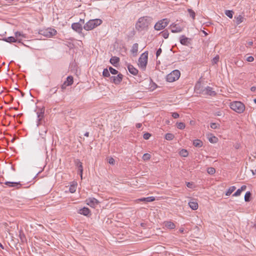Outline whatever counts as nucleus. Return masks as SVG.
<instances>
[{"mask_svg":"<svg viewBox=\"0 0 256 256\" xmlns=\"http://www.w3.org/2000/svg\"><path fill=\"white\" fill-rule=\"evenodd\" d=\"M44 112L45 108L44 106L40 108H38L36 114L38 118V126L39 127V137L38 140L40 148L44 150L47 158L48 157V152L46 147V139L48 124L45 120L44 116Z\"/></svg>","mask_w":256,"mask_h":256,"instance_id":"1","label":"nucleus"},{"mask_svg":"<svg viewBox=\"0 0 256 256\" xmlns=\"http://www.w3.org/2000/svg\"><path fill=\"white\" fill-rule=\"evenodd\" d=\"M152 18L150 16H143L138 18L136 24V28L138 31H142L147 28L152 22Z\"/></svg>","mask_w":256,"mask_h":256,"instance_id":"2","label":"nucleus"},{"mask_svg":"<svg viewBox=\"0 0 256 256\" xmlns=\"http://www.w3.org/2000/svg\"><path fill=\"white\" fill-rule=\"evenodd\" d=\"M100 19H94L88 20L84 26V28L86 30H93L96 26H100L102 23Z\"/></svg>","mask_w":256,"mask_h":256,"instance_id":"3","label":"nucleus"},{"mask_svg":"<svg viewBox=\"0 0 256 256\" xmlns=\"http://www.w3.org/2000/svg\"><path fill=\"white\" fill-rule=\"evenodd\" d=\"M230 108L238 113H242L245 110V106L240 102H233L230 103Z\"/></svg>","mask_w":256,"mask_h":256,"instance_id":"4","label":"nucleus"},{"mask_svg":"<svg viewBox=\"0 0 256 256\" xmlns=\"http://www.w3.org/2000/svg\"><path fill=\"white\" fill-rule=\"evenodd\" d=\"M180 75V72L178 70H174L167 75L166 80L170 82H174L179 78Z\"/></svg>","mask_w":256,"mask_h":256,"instance_id":"5","label":"nucleus"},{"mask_svg":"<svg viewBox=\"0 0 256 256\" xmlns=\"http://www.w3.org/2000/svg\"><path fill=\"white\" fill-rule=\"evenodd\" d=\"M148 52H146L142 54L138 58V66L144 69L146 68L148 63Z\"/></svg>","mask_w":256,"mask_h":256,"instance_id":"6","label":"nucleus"},{"mask_svg":"<svg viewBox=\"0 0 256 256\" xmlns=\"http://www.w3.org/2000/svg\"><path fill=\"white\" fill-rule=\"evenodd\" d=\"M170 22L168 18H164L158 21L154 25V28L156 30H160L165 28Z\"/></svg>","mask_w":256,"mask_h":256,"instance_id":"7","label":"nucleus"},{"mask_svg":"<svg viewBox=\"0 0 256 256\" xmlns=\"http://www.w3.org/2000/svg\"><path fill=\"white\" fill-rule=\"evenodd\" d=\"M71 27L74 30L79 34L82 36L84 37V34L82 32V26L80 23L74 22L72 24Z\"/></svg>","mask_w":256,"mask_h":256,"instance_id":"8","label":"nucleus"},{"mask_svg":"<svg viewBox=\"0 0 256 256\" xmlns=\"http://www.w3.org/2000/svg\"><path fill=\"white\" fill-rule=\"evenodd\" d=\"M116 76H111L110 78V81L115 84H118L122 81L123 78V75L120 73H118Z\"/></svg>","mask_w":256,"mask_h":256,"instance_id":"9","label":"nucleus"},{"mask_svg":"<svg viewBox=\"0 0 256 256\" xmlns=\"http://www.w3.org/2000/svg\"><path fill=\"white\" fill-rule=\"evenodd\" d=\"M192 38H188L184 35H182L180 38V43L184 46H188L192 44Z\"/></svg>","mask_w":256,"mask_h":256,"instance_id":"10","label":"nucleus"},{"mask_svg":"<svg viewBox=\"0 0 256 256\" xmlns=\"http://www.w3.org/2000/svg\"><path fill=\"white\" fill-rule=\"evenodd\" d=\"M202 93L204 94H207L210 96H215L216 94V92L213 90L212 88L210 86L205 88L202 90Z\"/></svg>","mask_w":256,"mask_h":256,"instance_id":"11","label":"nucleus"},{"mask_svg":"<svg viewBox=\"0 0 256 256\" xmlns=\"http://www.w3.org/2000/svg\"><path fill=\"white\" fill-rule=\"evenodd\" d=\"M170 27L172 28L171 32L172 33L180 32L182 30V28L180 26L174 23L170 24Z\"/></svg>","mask_w":256,"mask_h":256,"instance_id":"12","label":"nucleus"},{"mask_svg":"<svg viewBox=\"0 0 256 256\" xmlns=\"http://www.w3.org/2000/svg\"><path fill=\"white\" fill-rule=\"evenodd\" d=\"M87 204L91 207L94 208L96 204H98L99 202L95 198H90L86 200Z\"/></svg>","mask_w":256,"mask_h":256,"instance_id":"13","label":"nucleus"},{"mask_svg":"<svg viewBox=\"0 0 256 256\" xmlns=\"http://www.w3.org/2000/svg\"><path fill=\"white\" fill-rule=\"evenodd\" d=\"M78 213L85 216H88L90 214V210L88 208L84 207L78 210Z\"/></svg>","mask_w":256,"mask_h":256,"instance_id":"14","label":"nucleus"},{"mask_svg":"<svg viewBox=\"0 0 256 256\" xmlns=\"http://www.w3.org/2000/svg\"><path fill=\"white\" fill-rule=\"evenodd\" d=\"M120 58L117 56H112L111 58L110 59V63L112 64L114 66H117L119 62H120Z\"/></svg>","mask_w":256,"mask_h":256,"instance_id":"15","label":"nucleus"},{"mask_svg":"<svg viewBox=\"0 0 256 256\" xmlns=\"http://www.w3.org/2000/svg\"><path fill=\"white\" fill-rule=\"evenodd\" d=\"M128 69L129 72L133 75L136 76L138 73V70L132 64H130L128 66Z\"/></svg>","mask_w":256,"mask_h":256,"instance_id":"16","label":"nucleus"},{"mask_svg":"<svg viewBox=\"0 0 256 256\" xmlns=\"http://www.w3.org/2000/svg\"><path fill=\"white\" fill-rule=\"evenodd\" d=\"M155 200V198L154 196H150L147 198H143L137 199L136 200L138 202H151Z\"/></svg>","mask_w":256,"mask_h":256,"instance_id":"17","label":"nucleus"},{"mask_svg":"<svg viewBox=\"0 0 256 256\" xmlns=\"http://www.w3.org/2000/svg\"><path fill=\"white\" fill-rule=\"evenodd\" d=\"M4 184L10 187H16L17 188H19L21 186V184L20 182H6Z\"/></svg>","mask_w":256,"mask_h":256,"instance_id":"18","label":"nucleus"},{"mask_svg":"<svg viewBox=\"0 0 256 256\" xmlns=\"http://www.w3.org/2000/svg\"><path fill=\"white\" fill-rule=\"evenodd\" d=\"M74 162L76 166L78 167V171L80 172H83V166L82 162H80V160L78 159L75 160Z\"/></svg>","mask_w":256,"mask_h":256,"instance_id":"19","label":"nucleus"},{"mask_svg":"<svg viewBox=\"0 0 256 256\" xmlns=\"http://www.w3.org/2000/svg\"><path fill=\"white\" fill-rule=\"evenodd\" d=\"M188 206L193 210H196L198 208V205L196 201H190L188 202Z\"/></svg>","mask_w":256,"mask_h":256,"instance_id":"20","label":"nucleus"},{"mask_svg":"<svg viewBox=\"0 0 256 256\" xmlns=\"http://www.w3.org/2000/svg\"><path fill=\"white\" fill-rule=\"evenodd\" d=\"M73 77L72 76H68L66 78V80L64 83V85L69 86L72 85L73 84Z\"/></svg>","mask_w":256,"mask_h":256,"instance_id":"21","label":"nucleus"},{"mask_svg":"<svg viewBox=\"0 0 256 256\" xmlns=\"http://www.w3.org/2000/svg\"><path fill=\"white\" fill-rule=\"evenodd\" d=\"M202 142L198 139L195 140L193 141V145L198 148H200L202 146Z\"/></svg>","mask_w":256,"mask_h":256,"instance_id":"22","label":"nucleus"},{"mask_svg":"<svg viewBox=\"0 0 256 256\" xmlns=\"http://www.w3.org/2000/svg\"><path fill=\"white\" fill-rule=\"evenodd\" d=\"M234 18L236 19L235 22L236 25L240 24L244 21V18L241 15H239L238 16H235Z\"/></svg>","mask_w":256,"mask_h":256,"instance_id":"23","label":"nucleus"},{"mask_svg":"<svg viewBox=\"0 0 256 256\" xmlns=\"http://www.w3.org/2000/svg\"><path fill=\"white\" fill-rule=\"evenodd\" d=\"M138 44L137 43H135L133 45H132V50H131V52L133 54H135L136 55V54L138 52Z\"/></svg>","mask_w":256,"mask_h":256,"instance_id":"24","label":"nucleus"},{"mask_svg":"<svg viewBox=\"0 0 256 256\" xmlns=\"http://www.w3.org/2000/svg\"><path fill=\"white\" fill-rule=\"evenodd\" d=\"M76 186H77V183L73 182L72 184H70V186L69 191L71 193H74L76 190Z\"/></svg>","mask_w":256,"mask_h":256,"instance_id":"25","label":"nucleus"},{"mask_svg":"<svg viewBox=\"0 0 256 256\" xmlns=\"http://www.w3.org/2000/svg\"><path fill=\"white\" fill-rule=\"evenodd\" d=\"M165 226L170 229H174L176 227L174 224L171 222H166Z\"/></svg>","mask_w":256,"mask_h":256,"instance_id":"26","label":"nucleus"},{"mask_svg":"<svg viewBox=\"0 0 256 256\" xmlns=\"http://www.w3.org/2000/svg\"><path fill=\"white\" fill-rule=\"evenodd\" d=\"M236 188L234 186H230L226 191V195L227 196H230L232 193L236 190Z\"/></svg>","mask_w":256,"mask_h":256,"instance_id":"27","label":"nucleus"},{"mask_svg":"<svg viewBox=\"0 0 256 256\" xmlns=\"http://www.w3.org/2000/svg\"><path fill=\"white\" fill-rule=\"evenodd\" d=\"M110 73V71L108 68H104L102 72V75L104 77H107L110 78V77H111V76Z\"/></svg>","mask_w":256,"mask_h":256,"instance_id":"28","label":"nucleus"},{"mask_svg":"<svg viewBox=\"0 0 256 256\" xmlns=\"http://www.w3.org/2000/svg\"><path fill=\"white\" fill-rule=\"evenodd\" d=\"M160 34H161L162 37L164 38H167L169 36V32L168 30H165L162 32H160Z\"/></svg>","mask_w":256,"mask_h":256,"instance_id":"29","label":"nucleus"},{"mask_svg":"<svg viewBox=\"0 0 256 256\" xmlns=\"http://www.w3.org/2000/svg\"><path fill=\"white\" fill-rule=\"evenodd\" d=\"M39 34L46 38L48 36V30H40Z\"/></svg>","mask_w":256,"mask_h":256,"instance_id":"30","label":"nucleus"},{"mask_svg":"<svg viewBox=\"0 0 256 256\" xmlns=\"http://www.w3.org/2000/svg\"><path fill=\"white\" fill-rule=\"evenodd\" d=\"M174 136L172 134H171V133H167L165 135V138L168 140H172L174 139Z\"/></svg>","mask_w":256,"mask_h":256,"instance_id":"31","label":"nucleus"},{"mask_svg":"<svg viewBox=\"0 0 256 256\" xmlns=\"http://www.w3.org/2000/svg\"><path fill=\"white\" fill-rule=\"evenodd\" d=\"M4 40L8 42H16L17 40L14 36H9L4 39Z\"/></svg>","mask_w":256,"mask_h":256,"instance_id":"32","label":"nucleus"},{"mask_svg":"<svg viewBox=\"0 0 256 256\" xmlns=\"http://www.w3.org/2000/svg\"><path fill=\"white\" fill-rule=\"evenodd\" d=\"M188 12L190 14V16L193 19H195L196 13L191 8H188Z\"/></svg>","mask_w":256,"mask_h":256,"instance_id":"33","label":"nucleus"},{"mask_svg":"<svg viewBox=\"0 0 256 256\" xmlns=\"http://www.w3.org/2000/svg\"><path fill=\"white\" fill-rule=\"evenodd\" d=\"M251 193L250 192H247L244 196V200L246 202H248L250 201V198L251 197Z\"/></svg>","mask_w":256,"mask_h":256,"instance_id":"34","label":"nucleus"},{"mask_svg":"<svg viewBox=\"0 0 256 256\" xmlns=\"http://www.w3.org/2000/svg\"><path fill=\"white\" fill-rule=\"evenodd\" d=\"M56 30L54 28H49V38L55 36L56 34Z\"/></svg>","mask_w":256,"mask_h":256,"instance_id":"35","label":"nucleus"},{"mask_svg":"<svg viewBox=\"0 0 256 256\" xmlns=\"http://www.w3.org/2000/svg\"><path fill=\"white\" fill-rule=\"evenodd\" d=\"M176 125L177 128H178V129H180V130H183L186 127L185 124L184 122H177Z\"/></svg>","mask_w":256,"mask_h":256,"instance_id":"36","label":"nucleus"},{"mask_svg":"<svg viewBox=\"0 0 256 256\" xmlns=\"http://www.w3.org/2000/svg\"><path fill=\"white\" fill-rule=\"evenodd\" d=\"M234 12L232 10H226L225 11V14L230 18H232Z\"/></svg>","mask_w":256,"mask_h":256,"instance_id":"37","label":"nucleus"},{"mask_svg":"<svg viewBox=\"0 0 256 256\" xmlns=\"http://www.w3.org/2000/svg\"><path fill=\"white\" fill-rule=\"evenodd\" d=\"M180 154L182 156L186 157L188 156V153L186 150L182 149L180 151Z\"/></svg>","mask_w":256,"mask_h":256,"instance_id":"38","label":"nucleus"},{"mask_svg":"<svg viewBox=\"0 0 256 256\" xmlns=\"http://www.w3.org/2000/svg\"><path fill=\"white\" fill-rule=\"evenodd\" d=\"M108 70L110 71V72L112 74H117L118 73V72L112 66L108 67Z\"/></svg>","mask_w":256,"mask_h":256,"instance_id":"39","label":"nucleus"},{"mask_svg":"<svg viewBox=\"0 0 256 256\" xmlns=\"http://www.w3.org/2000/svg\"><path fill=\"white\" fill-rule=\"evenodd\" d=\"M207 172L208 174H213L216 172V170L212 167L208 168L207 169Z\"/></svg>","mask_w":256,"mask_h":256,"instance_id":"40","label":"nucleus"},{"mask_svg":"<svg viewBox=\"0 0 256 256\" xmlns=\"http://www.w3.org/2000/svg\"><path fill=\"white\" fill-rule=\"evenodd\" d=\"M150 158H151L150 154L148 153L144 154L142 156V159L144 161L148 160H150Z\"/></svg>","mask_w":256,"mask_h":256,"instance_id":"41","label":"nucleus"},{"mask_svg":"<svg viewBox=\"0 0 256 256\" xmlns=\"http://www.w3.org/2000/svg\"><path fill=\"white\" fill-rule=\"evenodd\" d=\"M208 140L211 143H216L218 141V138L214 136L208 138Z\"/></svg>","mask_w":256,"mask_h":256,"instance_id":"42","label":"nucleus"},{"mask_svg":"<svg viewBox=\"0 0 256 256\" xmlns=\"http://www.w3.org/2000/svg\"><path fill=\"white\" fill-rule=\"evenodd\" d=\"M220 126V124L212 122L210 124V128L212 129H216Z\"/></svg>","mask_w":256,"mask_h":256,"instance_id":"43","label":"nucleus"},{"mask_svg":"<svg viewBox=\"0 0 256 256\" xmlns=\"http://www.w3.org/2000/svg\"><path fill=\"white\" fill-rule=\"evenodd\" d=\"M219 56H215L212 60V62L213 64H216L218 63V62L219 60Z\"/></svg>","mask_w":256,"mask_h":256,"instance_id":"44","label":"nucleus"},{"mask_svg":"<svg viewBox=\"0 0 256 256\" xmlns=\"http://www.w3.org/2000/svg\"><path fill=\"white\" fill-rule=\"evenodd\" d=\"M151 136V134L148 132H146L144 134L143 136V138L145 140H148L149 139L150 137Z\"/></svg>","mask_w":256,"mask_h":256,"instance_id":"45","label":"nucleus"},{"mask_svg":"<svg viewBox=\"0 0 256 256\" xmlns=\"http://www.w3.org/2000/svg\"><path fill=\"white\" fill-rule=\"evenodd\" d=\"M242 193V192L240 191V189H238L234 194H233V196H240Z\"/></svg>","mask_w":256,"mask_h":256,"instance_id":"46","label":"nucleus"},{"mask_svg":"<svg viewBox=\"0 0 256 256\" xmlns=\"http://www.w3.org/2000/svg\"><path fill=\"white\" fill-rule=\"evenodd\" d=\"M14 34H15L16 37V38H18V36H20L24 37V34L20 32H15Z\"/></svg>","mask_w":256,"mask_h":256,"instance_id":"47","label":"nucleus"},{"mask_svg":"<svg viewBox=\"0 0 256 256\" xmlns=\"http://www.w3.org/2000/svg\"><path fill=\"white\" fill-rule=\"evenodd\" d=\"M108 163L110 164L114 165L115 164V160L112 158H110L108 160Z\"/></svg>","mask_w":256,"mask_h":256,"instance_id":"48","label":"nucleus"},{"mask_svg":"<svg viewBox=\"0 0 256 256\" xmlns=\"http://www.w3.org/2000/svg\"><path fill=\"white\" fill-rule=\"evenodd\" d=\"M246 60L248 62H252L254 60V58L252 56H249L246 58Z\"/></svg>","mask_w":256,"mask_h":256,"instance_id":"49","label":"nucleus"},{"mask_svg":"<svg viewBox=\"0 0 256 256\" xmlns=\"http://www.w3.org/2000/svg\"><path fill=\"white\" fill-rule=\"evenodd\" d=\"M179 114L176 112H173L172 114V116L174 118H177L179 117Z\"/></svg>","mask_w":256,"mask_h":256,"instance_id":"50","label":"nucleus"},{"mask_svg":"<svg viewBox=\"0 0 256 256\" xmlns=\"http://www.w3.org/2000/svg\"><path fill=\"white\" fill-rule=\"evenodd\" d=\"M162 52V50L160 48H158L156 52V57H158Z\"/></svg>","mask_w":256,"mask_h":256,"instance_id":"51","label":"nucleus"},{"mask_svg":"<svg viewBox=\"0 0 256 256\" xmlns=\"http://www.w3.org/2000/svg\"><path fill=\"white\" fill-rule=\"evenodd\" d=\"M246 188V186L243 185L241 186L240 188H239L240 191L242 192V191L244 190Z\"/></svg>","mask_w":256,"mask_h":256,"instance_id":"52","label":"nucleus"},{"mask_svg":"<svg viewBox=\"0 0 256 256\" xmlns=\"http://www.w3.org/2000/svg\"><path fill=\"white\" fill-rule=\"evenodd\" d=\"M215 115L217 116H221L222 115V113L221 112H218L215 113Z\"/></svg>","mask_w":256,"mask_h":256,"instance_id":"53","label":"nucleus"},{"mask_svg":"<svg viewBox=\"0 0 256 256\" xmlns=\"http://www.w3.org/2000/svg\"><path fill=\"white\" fill-rule=\"evenodd\" d=\"M192 183H190V182H187L186 184V186L188 187V188H191L192 187Z\"/></svg>","mask_w":256,"mask_h":256,"instance_id":"54","label":"nucleus"},{"mask_svg":"<svg viewBox=\"0 0 256 256\" xmlns=\"http://www.w3.org/2000/svg\"><path fill=\"white\" fill-rule=\"evenodd\" d=\"M78 22L80 23L81 25L82 26V24H84V20L80 18Z\"/></svg>","mask_w":256,"mask_h":256,"instance_id":"55","label":"nucleus"},{"mask_svg":"<svg viewBox=\"0 0 256 256\" xmlns=\"http://www.w3.org/2000/svg\"><path fill=\"white\" fill-rule=\"evenodd\" d=\"M142 126V124H140V123H138L136 124V128H141Z\"/></svg>","mask_w":256,"mask_h":256,"instance_id":"56","label":"nucleus"},{"mask_svg":"<svg viewBox=\"0 0 256 256\" xmlns=\"http://www.w3.org/2000/svg\"><path fill=\"white\" fill-rule=\"evenodd\" d=\"M250 90L252 91V92H255L256 90V87L255 86H252L250 88Z\"/></svg>","mask_w":256,"mask_h":256,"instance_id":"57","label":"nucleus"},{"mask_svg":"<svg viewBox=\"0 0 256 256\" xmlns=\"http://www.w3.org/2000/svg\"><path fill=\"white\" fill-rule=\"evenodd\" d=\"M248 44L249 45V46H252V44H253V42H248Z\"/></svg>","mask_w":256,"mask_h":256,"instance_id":"58","label":"nucleus"},{"mask_svg":"<svg viewBox=\"0 0 256 256\" xmlns=\"http://www.w3.org/2000/svg\"><path fill=\"white\" fill-rule=\"evenodd\" d=\"M84 136H86V137H88L89 136V132H86L84 134Z\"/></svg>","mask_w":256,"mask_h":256,"instance_id":"59","label":"nucleus"},{"mask_svg":"<svg viewBox=\"0 0 256 256\" xmlns=\"http://www.w3.org/2000/svg\"><path fill=\"white\" fill-rule=\"evenodd\" d=\"M180 231L181 233H183L184 232V228H180Z\"/></svg>","mask_w":256,"mask_h":256,"instance_id":"60","label":"nucleus"},{"mask_svg":"<svg viewBox=\"0 0 256 256\" xmlns=\"http://www.w3.org/2000/svg\"><path fill=\"white\" fill-rule=\"evenodd\" d=\"M0 247L2 248V249H4V246H3V245L0 242Z\"/></svg>","mask_w":256,"mask_h":256,"instance_id":"61","label":"nucleus"},{"mask_svg":"<svg viewBox=\"0 0 256 256\" xmlns=\"http://www.w3.org/2000/svg\"><path fill=\"white\" fill-rule=\"evenodd\" d=\"M6 2H12L14 0H6Z\"/></svg>","mask_w":256,"mask_h":256,"instance_id":"62","label":"nucleus"},{"mask_svg":"<svg viewBox=\"0 0 256 256\" xmlns=\"http://www.w3.org/2000/svg\"><path fill=\"white\" fill-rule=\"evenodd\" d=\"M78 172H79V174H80V176L81 178H82V172H80L78 171Z\"/></svg>","mask_w":256,"mask_h":256,"instance_id":"63","label":"nucleus"},{"mask_svg":"<svg viewBox=\"0 0 256 256\" xmlns=\"http://www.w3.org/2000/svg\"><path fill=\"white\" fill-rule=\"evenodd\" d=\"M254 102L256 104V98L254 100Z\"/></svg>","mask_w":256,"mask_h":256,"instance_id":"64","label":"nucleus"}]
</instances>
